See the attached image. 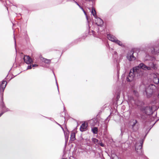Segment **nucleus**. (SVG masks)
<instances>
[{
	"label": "nucleus",
	"mask_w": 159,
	"mask_h": 159,
	"mask_svg": "<svg viewBox=\"0 0 159 159\" xmlns=\"http://www.w3.org/2000/svg\"><path fill=\"white\" fill-rule=\"evenodd\" d=\"M143 70H151L149 66H146L143 63H141L138 66L133 68L131 70L127 78V81L131 82L134 79L136 75L141 77L143 73Z\"/></svg>",
	"instance_id": "obj_1"
},
{
	"label": "nucleus",
	"mask_w": 159,
	"mask_h": 159,
	"mask_svg": "<svg viewBox=\"0 0 159 159\" xmlns=\"http://www.w3.org/2000/svg\"><path fill=\"white\" fill-rule=\"evenodd\" d=\"M130 100H133L135 102V104L138 107L140 112L139 113L140 115V119L141 120H145L147 118L148 115L152 113V108L150 106L144 107V103L138 100L135 101L132 97L130 98Z\"/></svg>",
	"instance_id": "obj_2"
},
{
	"label": "nucleus",
	"mask_w": 159,
	"mask_h": 159,
	"mask_svg": "<svg viewBox=\"0 0 159 159\" xmlns=\"http://www.w3.org/2000/svg\"><path fill=\"white\" fill-rule=\"evenodd\" d=\"M156 88L155 86L153 84H150L146 88L144 94H146L147 97L149 98L152 94L153 90Z\"/></svg>",
	"instance_id": "obj_3"
},
{
	"label": "nucleus",
	"mask_w": 159,
	"mask_h": 159,
	"mask_svg": "<svg viewBox=\"0 0 159 159\" xmlns=\"http://www.w3.org/2000/svg\"><path fill=\"white\" fill-rule=\"evenodd\" d=\"M108 39L111 41L116 43L122 47H124V45L120 41L117 39V38L111 34H108L107 36Z\"/></svg>",
	"instance_id": "obj_4"
},
{
	"label": "nucleus",
	"mask_w": 159,
	"mask_h": 159,
	"mask_svg": "<svg viewBox=\"0 0 159 159\" xmlns=\"http://www.w3.org/2000/svg\"><path fill=\"white\" fill-rule=\"evenodd\" d=\"M144 140H141L139 142H137L135 145V150L139 154L141 155L142 153V148Z\"/></svg>",
	"instance_id": "obj_5"
},
{
	"label": "nucleus",
	"mask_w": 159,
	"mask_h": 159,
	"mask_svg": "<svg viewBox=\"0 0 159 159\" xmlns=\"http://www.w3.org/2000/svg\"><path fill=\"white\" fill-rule=\"evenodd\" d=\"M148 48L152 54H156L159 53V45H156L152 48H150L149 47H148Z\"/></svg>",
	"instance_id": "obj_6"
},
{
	"label": "nucleus",
	"mask_w": 159,
	"mask_h": 159,
	"mask_svg": "<svg viewBox=\"0 0 159 159\" xmlns=\"http://www.w3.org/2000/svg\"><path fill=\"white\" fill-rule=\"evenodd\" d=\"M2 102L0 103V107H1L2 109V111L0 114V117L3 114V113L7 111H9V109L7 108L5 106V105L3 102V98H2Z\"/></svg>",
	"instance_id": "obj_7"
},
{
	"label": "nucleus",
	"mask_w": 159,
	"mask_h": 159,
	"mask_svg": "<svg viewBox=\"0 0 159 159\" xmlns=\"http://www.w3.org/2000/svg\"><path fill=\"white\" fill-rule=\"evenodd\" d=\"M145 52L146 53V56L144 58L145 61L150 60L152 59V57L149 55L151 53V51L149 50L148 47H146L145 50Z\"/></svg>",
	"instance_id": "obj_8"
},
{
	"label": "nucleus",
	"mask_w": 159,
	"mask_h": 159,
	"mask_svg": "<svg viewBox=\"0 0 159 159\" xmlns=\"http://www.w3.org/2000/svg\"><path fill=\"white\" fill-rule=\"evenodd\" d=\"M134 52L132 51H130L128 53L127 58L129 61H134L136 59V57L134 55Z\"/></svg>",
	"instance_id": "obj_9"
},
{
	"label": "nucleus",
	"mask_w": 159,
	"mask_h": 159,
	"mask_svg": "<svg viewBox=\"0 0 159 159\" xmlns=\"http://www.w3.org/2000/svg\"><path fill=\"white\" fill-rule=\"evenodd\" d=\"M95 21L96 24L98 26H102L103 24L102 20L97 16L95 18Z\"/></svg>",
	"instance_id": "obj_10"
},
{
	"label": "nucleus",
	"mask_w": 159,
	"mask_h": 159,
	"mask_svg": "<svg viewBox=\"0 0 159 159\" xmlns=\"http://www.w3.org/2000/svg\"><path fill=\"white\" fill-rule=\"evenodd\" d=\"M25 62L27 64H30L32 62V59L29 56H25L24 57Z\"/></svg>",
	"instance_id": "obj_11"
},
{
	"label": "nucleus",
	"mask_w": 159,
	"mask_h": 159,
	"mask_svg": "<svg viewBox=\"0 0 159 159\" xmlns=\"http://www.w3.org/2000/svg\"><path fill=\"white\" fill-rule=\"evenodd\" d=\"M88 126V123L84 122L82 123L80 128V130L81 132H83L86 131L87 129Z\"/></svg>",
	"instance_id": "obj_12"
},
{
	"label": "nucleus",
	"mask_w": 159,
	"mask_h": 159,
	"mask_svg": "<svg viewBox=\"0 0 159 159\" xmlns=\"http://www.w3.org/2000/svg\"><path fill=\"white\" fill-rule=\"evenodd\" d=\"M7 85V82L5 81H3L0 85V90L1 94H3L4 89Z\"/></svg>",
	"instance_id": "obj_13"
},
{
	"label": "nucleus",
	"mask_w": 159,
	"mask_h": 159,
	"mask_svg": "<svg viewBox=\"0 0 159 159\" xmlns=\"http://www.w3.org/2000/svg\"><path fill=\"white\" fill-rule=\"evenodd\" d=\"M148 65L150 68L151 70L152 69L155 70L157 68L156 64L152 62H150L148 63Z\"/></svg>",
	"instance_id": "obj_14"
},
{
	"label": "nucleus",
	"mask_w": 159,
	"mask_h": 159,
	"mask_svg": "<svg viewBox=\"0 0 159 159\" xmlns=\"http://www.w3.org/2000/svg\"><path fill=\"white\" fill-rule=\"evenodd\" d=\"M153 81L154 83L156 84H157L159 82V79L157 76L155 75L153 77Z\"/></svg>",
	"instance_id": "obj_15"
},
{
	"label": "nucleus",
	"mask_w": 159,
	"mask_h": 159,
	"mask_svg": "<svg viewBox=\"0 0 159 159\" xmlns=\"http://www.w3.org/2000/svg\"><path fill=\"white\" fill-rule=\"evenodd\" d=\"M91 13L95 18L97 17L96 11L93 7H92V8Z\"/></svg>",
	"instance_id": "obj_16"
},
{
	"label": "nucleus",
	"mask_w": 159,
	"mask_h": 159,
	"mask_svg": "<svg viewBox=\"0 0 159 159\" xmlns=\"http://www.w3.org/2000/svg\"><path fill=\"white\" fill-rule=\"evenodd\" d=\"M70 138L72 141H74L75 139V134L74 133L72 132L71 133Z\"/></svg>",
	"instance_id": "obj_17"
},
{
	"label": "nucleus",
	"mask_w": 159,
	"mask_h": 159,
	"mask_svg": "<svg viewBox=\"0 0 159 159\" xmlns=\"http://www.w3.org/2000/svg\"><path fill=\"white\" fill-rule=\"evenodd\" d=\"M92 130L94 134H97L98 133V129L97 127H94L92 129Z\"/></svg>",
	"instance_id": "obj_18"
},
{
	"label": "nucleus",
	"mask_w": 159,
	"mask_h": 159,
	"mask_svg": "<svg viewBox=\"0 0 159 159\" xmlns=\"http://www.w3.org/2000/svg\"><path fill=\"white\" fill-rule=\"evenodd\" d=\"M92 141L94 143L96 144V143H98V140L95 138H92Z\"/></svg>",
	"instance_id": "obj_19"
},
{
	"label": "nucleus",
	"mask_w": 159,
	"mask_h": 159,
	"mask_svg": "<svg viewBox=\"0 0 159 159\" xmlns=\"http://www.w3.org/2000/svg\"><path fill=\"white\" fill-rule=\"evenodd\" d=\"M40 60L43 62H46V61L47 60V59L45 58H43L42 57H40Z\"/></svg>",
	"instance_id": "obj_20"
},
{
	"label": "nucleus",
	"mask_w": 159,
	"mask_h": 159,
	"mask_svg": "<svg viewBox=\"0 0 159 159\" xmlns=\"http://www.w3.org/2000/svg\"><path fill=\"white\" fill-rule=\"evenodd\" d=\"M119 66L118 65H117V75L118 76H119Z\"/></svg>",
	"instance_id": "obj_21"
},
{
	"label": "nucleus",
	"mask_w": 159,
	"mask_h": 159,
	"mask_svg": "<svg viewBox=\"0 0 159 159\" xmlns=\"http://www.w3.org/2000/svg\"><path fill=\"white\" fill-rule=\"evenodd\" d=\"M137 121L136 120H135L134 121V122L133 124L132 125V128L133 129L134 126H135V124L137 123Z\"/></svg>",
	"instance_id": "obj_22"
},
{
	"label": "nucleus",
	"mask_w": 159,
	"mask_h": 159,
	"mask_svg": "<svg viewBox=\"0 0 159 159\" xmlns=\"http://www.w3.org/2000/svg\"><path fill=\"white\" fill-rule=\"evenodd\" d=\"M45 63L49 64L51 63V60L47 59Z\"/></svg>",
	"instance_id": "obj_23"
},
{
	"label": "nucleus",
	"mask_w": 159,
	"mask_h": 159,
	"mask_svg": "<svg viewBox=\"0 0 159 159\" xmlns=\"http://www.w3.org/2000/svg\"><path fill=\"white\" fill-rule=\"evenodd\" d=\"M98 143L100 144V145L102 147H104V144L102 142L100 143Z\"/></svg>",
	"instance_id": "obj_24"
},
{
	"label": "nucleus",
	"mask_w": 159,
	"mask_h": 159,
	"mask_svg": "<svg viewBox=\"0 0 159 159\" xmlns=\"http://www.w3.org/2000/svg\"><path fill=\"white\" fill-rule=\"evenodd\" d=\"M32 68V66L30 65V66H28L27 68V69H31Z\"/></svg>",
	"instance_id": "obj_25"
},
{
	"label": "nucleus",
	"mask_w": 159,
	"mask_h": 159,
	"mask_svg": "<svg viewBox=\"0 0 159 159\" xmlns=\"http://www.w3.org/2000/svg\"><path fill=\"white\" fill-rule=\"evenodd\" d=\"M123 128H121V134H121V136H122L123 135V133L124 132H123Z\"/></svg>",
	"instance_id": "obj_26"
},
{
	"label": "nucleus",
	"mask_w": 159,
	"mask_h": 159,
	"mask_svg": "<svg viewBox=\"0 0 159 159\" xmlns=\"http://www.w3.org/2000/svg\"><path fill=\"white\" fill-rule=\"evenodd\" d=\"M120 94L119 93H118V94H117V96H116V98L118 99L120 98Z\"/></svg>",
	"instance_id": "obj_27"
},
{
	"label": "nucleus",
	"mask_w": 159,
	"mask_h": 159,
	"mask_svg": "<svg viewBox=\"0 0 159 159\" xmlns=\"http://www.w3.org/2000/svg\"><path fill=\"white\" fill-rule=\"evenodd\" d=\"M38 66V65L36 64H33L32 65V67H36Z\"/></svg>",
	"instance_id": "obj_28"
},
{
	"label": "nucleus",
	"mask_w": 159,
	"mask_h": 159,
	"mask_svg": "<svg viewBox=\"0 0 159 159\" xmlns=\"http://www.w3.org/2000/svg\"><path fill=\"white\" fill-rule=\"evenodd\" d=\"M83 11L84 12V14L86 16V18H87V19H88V18L87 17L86 13V12L84 10V11Z\"/></svg>",
	"instance_id": "obj_29"
},
{
	"label": "nucleus",
	"mask_w": 159,
	"mask_h": 159,
	"mask_svg": "<svg viewBox=\"0 0 159 159\" xmlns=\"http://www.w3.org/2000/svg\"><path fill=\"white\" fill-rule=\"evenodd\" d=\"M75 3L79 7H80V6L78 3L77 2H75Z\"/></svg>",
	"instance_id": "obj_30"
},
{
	"label": "nucleus",
	"mask_w": 159,
	"mask_h": 159,
	"mask_svg": "<svg viewBox=\"0 0 159 159\" xmlns=\"http://www.w3.org/2000/svg\"><path fill=\"white\" fill-rule=\"evenodd\" d=\"M56 84H57V89H58V92H59V90H58V84H57V80H56Z\"/></svg>",
	"instance_id": "obj_31"
},
{
	"label": "nucleus",
	"mask_w": 159,
	"mask_h": 159,
	"mask_svg": "<svg viewBox=\"0 0 159 159\" xmlns=\"http://www.w3.org/2000/svg\"><path fill=\"white\" fill-rule=\"evenodd\" d=\"M80 8L82 10V11H83L84 10V9L82 7H81V6H80Z\"/></svg>",
	"instance_id": "obj_32"
},
{
	"label": "nucleus",
	"mask_w": 159,
	"mask_h": 159,
	"mask_svg": "<svg viewBox=\"0 0 159 159\" xmlns=\"http://www.w3.org/2000/svg\"><path fill=\"white\" fill-rule=\"evenodd\" d=\"M72 2H75H75H76L75 1V0H72Z\"/></svg>",
	"instance_id": "obj_33"
},
{
	"label": "nucleus",
	"mask_w": 159,
	"mask_h": 159,
	"mask_svg": "<svg viewBox=\"0 0 159 159\" xmlns=\"http://www.w3.org/2000/svg\"><path fill=\"white\" fill-rule=\"evenodd\" d=\"M14 39H15V37H14ZM15 45L16 46V41L15 40Z\"/></svg>",
	"instance_id": "obj_34"
},
{
	"label": "nucleus",
	"mask_w": 159,
	"mask_h": 159,
	"mask_svg": "<svg viewBox=\"0 0 159 159\" xmlns=\"http://www.w3.org/2000/svg\"><path fill=\"white\" fill-rule=\"evenodd\" d=\"M59 126H61V125H60L58 123H57V122L56 123Z\"/></svg>",
	"instance_id": "obj_35"
},
{
	"label": "nucleus",
	"mask_w": 159,
	"mask_h": 159,
	"mask_svg": "<svg viewBox=\"0 0 159 159\" xmlns=\"http://www.w3.org/2000/svg\"><path fill=\"white\" fill-rule=\"evenodd\" d=\"M114 53H115V54H116L117 53L116 52H114Z\"/></svg>",
	"instance_id": "obj_36"
},
{
	"label": "nucleus",
	"mask_w": 159,
	"mask_h": 159,
	"mask_svg": "<svg viewBox=\"0 0 159 159\" xmlns=\"http://www.w3.org/2000/svg\"><path fill=\"white\" fill-rule=\"evenodd\" d=\"M108 117H109V116H108V117L107 118V119H106V120H107L108 118Z\"/></svg>",
	"instance_id": "obj_37"
},
{
	"label": "nucleus",
	"mask_w": 159,
	"mask_h": 159,
	"mask_svg": "<svg viewBox=\"0 0 159 159\" xmlns=\"http://www.w3.org/2000/svg\"><path fill=\"white\" fill-rule=\"evenodd\" d=\"M85 1H89V0H85Z\"/></svg>",
	"instance_id": "obj_38"
},
{
	"label": "nucleus",
	"mask_w": 159,
	"mask_h": 159,
	"mask_svg": "<svg viewBox=\"0 0 159 159\" xmlns=\"http://www.w3.org/2000/svg\"><path fill=\"white\" fill-rule=\"evenodd\" d=\"M158 97L159 98V94H158Z\"/></svg>",
	"instance_id": "obj_39"
},
{
	"label": "nucleus",
	"mask_w": 159,
	"mask_h": 159,
	"mask_svg": "<svg viewBox=\"0 0 159 159\" xmlns=\"http://www.w3.org/2000/svg\"><path fill=\"white\" fill-rule=\"evenodd\" d=\"M67 1H69L70 0H67Z\"/></svg>",
	"instance_id": "obj_40"
},
{
	"label": "nucleus",
	"mask_w": 159,
	"mask_h": 159,
	"mask_svg": "<svg viewBox=\"0 0 159 159\" xmlns=\"http://www.w3.org/2000/svg\"><path fill=\"white\" fill-rule=\"evenodd\" d=\"M66 141H67V140H66Z\"/></svg>",
	"instance_id": "obj_41"
},
{
	"label": "nucleus",
	"mask_w": 159,
	"mask_h": 159,
	"mask_svg": "<svg viewBox=\"0 0 159 159\" xmlns=\"http://www.w3.org/2000/svg\"><path fill=\"white\" fill-rule=\"evenodd\" d=\"M66 141H67V140H66Z\"/></svg>",
	"instance_id": "obj_42"
}]
</instances>
